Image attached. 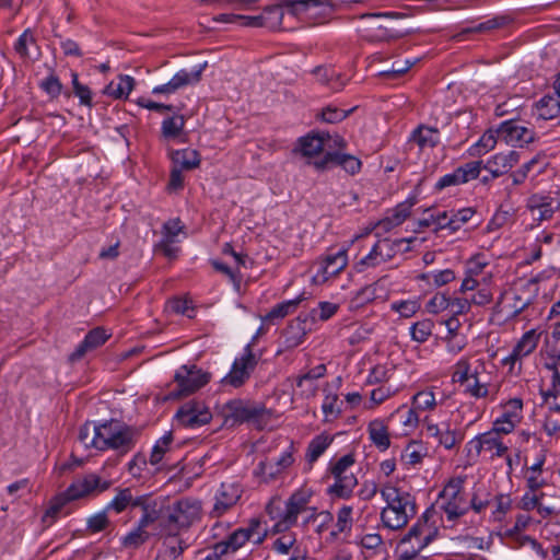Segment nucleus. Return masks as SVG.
Segmentation results:
<instances>
[{
  "label": "nucleus",
  "instance_id": "nucleus-61",
  "mask_svg": "<svg viewBox=\"0 0 560 560\" xmlns=\"http://www.w3.org/2000/svg\"><path fill=\"white\" fill-rule=\"evenodd\" d=\"M450 307V296L446 293H435L427 303V311L432 314L446 311Z\"/></svg>",
  "mask_w": 560,
  "mask_h": 560
},
{
  "label": "nucleus",
  "instance_id": "nucleus-46",
  "mask_svg": "<svg viewBox=\"0 0 560 560\" xmlns=\"http://www.w3.org/2000/svg\"><path fill=\"white\" fill-rule=\"evenodd\" d=\"M339 310V305L331 302H319L317 308H313L308 315V318L312 323H314L316 319H319L322 322L328 320L331 318L337 311Z\"/></svg>",
  "mask_w": 560,
  "mask_h": 560
},
{
  "label": "nucleus",
  "instance_id": "nucleus-16",
  "mask_svg": "<svg viewBox=\"0 0 560 560\" xmlns=\"http://www.w3.org/2000/svg\"><path fill=\"white\" fill-rule=\"evenodd\" d=\"M318 171H325L332 166H340L350 175L360 172L362 163L354 155L343 153L341 151L326 152L320 159L313 162Z\"/></svg>",
  "mask_w": 560,
  "mask_h": 560
},
{
  "label": "nucleus",
  "instance_id": "nucleus-3",
  "mask_svg": "<svg viewBox=\"0 0 560 560\" xmlns=\"http://www.w3.org/2000/svg\"><path fill=\"white\" fill-rule=\"evenodd\" d=\"M137 438L138 432L135 428L110 419L98 423L96 450L102 452L113 450L125 455L135 447Z\"/></svg>",
  "mask_w": 560,
  "mask_h": 560
},
{
  "label": "nucleus",
  "instance_id": "nucleus-27",
  "mask_svg": "<svg viewBox=\"0 0 560 560\" xmlns=\"http://www.w3.org/2000/svg\"><path fill=\"white\" fill-rule=\"evenodd\" d=\"M326 139L330 140L329 135L325 133H310L300 138V149L304 156H315L323 152L326 145Z\"/></svg>",
  "mask_w": 560,
  "mask_h": 560
},
{
  "label": "nucleus",
  "instance_id": "nucleus-44",
  "mask_svg": "<svg viewBox=\"0 0 560 560\" xmlns=\"http://www.w3.org/2000/svg\"><path fill=\"white\" fill-rule=\"evenodd\" d=\"M96 440H98V424L85 422L79 430V441L86 447L96 450Z\"/></svg>",
  "mask_w": 560,
  "mask_h": 560
},
{
  "label": "nucleus",
  "instance_id": "nucleus-64",
  "mask_svg": "<svg viewBox=\"0 0 560 560\" xmlns=\"http://www.w3.org/2000/svg\"><path fill=\"white\" fill-rule=\"evenodd\" d=\"M530 304L528 299H523L520 294L513 295V303L504 305L502 311H506L508 318H515Z\"/></svg>",
  "mask_w": 560,
  "mask_h": 560
},
{
  "label": "nucleus",
  "instance_id": "nucleus-45",
  "mask_svg": "<svg viewBox=\"0 0 560 560\" xmlns=\"http://www.w3.org/2000/svg\"><path fill=\"white\" fill-rule=\"evenodd\" d=\"M282 468L272 460H261L255 469V475L261 476L265 482L277 479L282 474Z\"/></svg>",
  "mask_w": 560,
  "mask_h": 560
},
{
  "label": "nucleus",
  "instance_id": "nucleus-28",
  "mask_svg": "<svg viewBox=\"0 0 560 560\" xmlns=\"http://www.w3.org/2000/svg\"><path fill=\"white\" fill-rule=\"evenodd\" d=\"M335 483L329 487V493L338 498L348 499L358 485V479L352 471L347 470L339 477H334Z\"/></svg>",
  "mask_w": 560,
  "mask_h": 560
},
{
  "label": "nucleus",
  "instance_id": "nucleus-35",
  "mask_svg": "<svg viewBox=\"0 0 560 560\" xmlns=\"http://www.w3.org/2000/svg\"><path fill=\"white\" fill-rule=\"evenodd\" d=\"M425 447L421 442L411 441L401 453V462L408 466L420 464L425 456Z\"/></svg>",
  "mask_w": 560,
  "mask_h": 560
},
{
  "label": "nucleus",
  "instance_id": "nucleus-24",
  "mask_svg": "<svg viewBox=\"0 0 560 560\" xmlns=\"http://www.w3.org/2000/svg\"><path fill=\"white\" fill-rule=\"evenodd\" d=\"M534 115L538 119L549 120L560 115V98L552 95H545L535 103Z\"/></svg>",
  "mask_w": 560,
  "mask_h": 560
},
{
  "label": "nucleus",
  "instance_id": "nucleus-57",
  "mask_svg": "<svg viewBox=\"0 0 560 560\" xmlns=\"http://www.w3.org/2000/svg\"><path fill=\"white\" fill-rule=\"evenodd\" d=\"M435 405H436L435 396L432 390H421V392H418L412 397V406L417 410H422V411L431 410L435 407Z\"/></svg>",
  "mask_w": 560,
  "mask_h": 560
},
{
  "label": "nucleus",
  "instance_id": "nucleus-43",
  "mask_svg": "<svg viewBox=\"0 0 560 560\" xmlns=\"http://www.w3.org/2000/svg\"><path fill=\"white\" fill-rule=\"evenodd\" d=\"M173 442L172 431L166 432L161 439H159L152 448L150 455V464L158 465L163 459L165 453L170 451V446Z\"/></svg>",
  "mask_w": 560,
  "mask_h": 560
},
{
  "label": "nucleus",
  "instance_id": "nucleus-48",
  "mask_svg": "<svg viewBox=\"0 0 560 560\" xmlns=\"http://www.w3.org/2000/svg\"><path fill=\"white\" fill-rule=\"evenodd\" d=\"M482 168V161H471L458 166L456 171L458 173L462 184H465L471 179H476L479 176Z\"/></svg>",
  "mask_w": 560,
  "mask_h": 560
},
{
  "label": "nucleus",
  "instance_id": "nucleus-12",
  "mask_svg": "<svg viewBox=\"0 0 560 560\" xmlns=\"http://www.w3.org/2000/svg\"><path fill=\"white\" fill-rule=\"evenodd\" d=\"M207 67V62L199 63L190 70L182 69L176 72L173 78L165 84L155 86L152 90L153 94H173L176 91L188 85H195L200 82L202 72Z\"/></svg>",
  "mask_w": 560,
  "mask_h": 560
},
{
  "label": "nucleus",
  "instance_id": "nucleus-26",
  "mask_svg": "<svg viewBox=\"0 0 560 560\" xmlns=\"http://www.w3.org/2000/svg\"><path fill=\"white\" fill-rule=\"evenodd\" d=\"M368 432L372 443L381 451L384 452L390 446V438L388 428L381 419H375L369 423Z\"/></svg>",
  "mask_w": 560,
  "mask_h": 560
},
{
  "label": "nucleus",
  "instance_id": "nucleus-41",
  "mask_svg": "<svg viewBox=\"0 0 560 560\" xmlns=\"http://www.w3.org/2000/svg\"><path fill=\"white\" fill-rule=\"evenodd\" d=\"M295 549H302L298 545L296 535L294 533H285L276 538L272 542V550L279 555L294 553Z\"/></svg>",
  "mask_w": 560,
  "mask_h": 560
},
{
  "label": "nucleus",
  "instance_id": "nucleus-21",
  "mask_svg": "<svg viewBox=\"0 0 560 560\" xmlns=\"http://www.w3.org/2000/svg\"><path fill=\"white\" fill-rule=\"evenodd\" d=\"M108 337L109 336L106 334V330L102 327L90 330L84 339L78 345L75 350L70 354V361L75 362L81 360L86 352L104 345Z\"/></svg>",
  "mask_w": 560,
  "mask_h": 560
},
{
  "label": "nucleus",
  "instance_id": "nucleus-18",
  "mask_svg": "<svg viewBox=\"0 0 560 560\" xmlns=\"http://www.w3.org/2000/svg\"><path fill=\"white\" fill-rule=\"evenodd\" d=\"M242 491L236 483H221L214 497V504L210 512L211 517H221L241 499Z\"/></svg>",
  "mask_w": 560,
  "mask_h": 560
},
{
  "label": "nucleus",
  "instance_id": "nucleus-5",
  "mask_svg": "<svg viewBox=\"0 0 560 560\" xmlns=\"http://www.w3.org/2000/svg\"><path fill=\"white\" fill-rule=\"evenodd\" d=\"M432 515L433 511L427 509L400 540L399 546L405 548L402 550L404 558L410 559L416 557L435 539L438 528L433 524H429Z\"/></svg>",
  "mask_w": 560,
  "mask_h": 560
},
{
  "label": "nucleus",
  "instance_id": "nucleus-29",
  "mask_svg": "<svg viewBox=\"0 0 560 560\" xmlns=\"http://www.w3.org/2000/svg\"><path fill=\"white\" fill-rule=\"evenodd\" d=\"M135 79L130 75H118L116 81L109 82L104 93L115 100L127 98L135 88Z\"/></svg>",
  "mask_w": 560,
  "mask_h": 560
},
{
  "label": "nucleus",
  "instance_id": "nucleus-47",
  "mask_svg": "<svg viewBox=\"0 0 560 560\" xmlns=\"http://www.w3.org/2000/svg\"><path fill=\"white\" fill-rule=\"evenodd\" d=\"M39 88L51 98H58L62 93L63 85L59 78L51 70L48 77L39 82Z\"/></svg>",
  "mask_w": 560,
  "mask_h": 560
},
{
  "label": "nucleus",
  "instance_id": "nucleus-36",
  "mask_svg": "<svg viewBox=\"0 0 560 560\" xmlns=\"http://www.w3.org/2000/svg\"><path fill=\"white\" fill-rule=\"evenodd\" d=\"M164 503L161 501L153 500L150 505L143 506V513L138 523L140 527L148 528L149 526L156 524L159 525L161 513Z\"/></svg>",
  "mask_w": 560,
  "mask_h": 560
},
{
  "label": "nucleus",
  "instance_id": "nucleus-2",
  "mask_svg": "<svg viewBox=\"0 0 560 560\" xmlns=\"http://www.w3.org/2000/svg\"><path fill=\"white\" fill-rule=\"evenodd\" d=\"M110 486L112 481L103 480L96 474H88L83 478L74 480L63 492L51 499L44 518L50 517L54 521L69 502L90 494L102 493L109 489Z\"/></svg>",
  "mask_w": 560,
  "mask_h": 560
},
{
  "label": "nucleus",
  "instance_id": "nucleus-58",
  "mask_svg": "<svg viewBox=\"0 0 560 560\" xmlns=\"http://www.w3.org/2000/svg\"><path fill=\"white\" fill-rule=\"evenodd\" d=\"M73 93L80 100L81 105L92 107V92L89 86L81 84L77 72L71 73Z\"/></svg>",
  "mask_w": 560,
  "mask_h": 560
},
{
  "label": "nucleus",
  "instance_id": "nucleus-30",
  "mask_svg": "<svg viewBox=\"0 0 560 560\" xmlns=\"http://www.w3.org/2000/svg\"><path fill=\"white\" fill-rule=\"evenodd\" d=\"M411 139L420 149L434 148L440 142V132L436 128L420 125L412 131Z\"/></svg>",
  "mask_w": 560,
  "mask_h": 560
},
{
  "label": "nucleus",
  "instance_id": "nucleus-33",
  "mask_svg": "<svg viewBox=\"0 0 560 560\" xmlns=\"http://www.w3.org/2000/svg\"><path fill=\"white\" fill-rule=\"evenodd\" d=\"M547 368L553 371L551 388L546 392L541 390V395L544 400L549 404L550 410L560 411V372L556 364H547Z\"/></svg>",
  "mask_w": 560,
  "mask_h": 560
},
{
  "label": "nucleus",
  "instance_id": "nucleus-10",
  "mask_svg": "<svg viewBox=\"0 0 560 560\" xmlns=\"http://www.w3.org/2000/svg\"><path fill=\"white\" fill-rule=\"evenodd\" d=\"M175 418L184 428L196 429L209 423L212 413L202 400L192 399L179 407Z\"/></svg>",
  "mask_w": 560,
  "mask_h": 560
},
{
  "label": "nucleus",
  "instance_id": "nucleus-52",
  "mask_svg": "<svg viewBox=\"0 0 560 560\" xmlns=\"http://www.w3.org/2000/svg\"><path fill=\"white\" fill-rule=\"evenodd\" d=\"M523 401L520 398L510 399L505 406L501 418L506 421H512L514 424H518L522 420Z\"/></svg>",
  "mask_w": 560,
  "mask_h": 560
},
{
  "label": "nucleus",
  "instance_id": "nucleus-32",
  "mask_svg": "<svg viewBox=\"0 0 560 560\" xmlns=\"http://www.w3.org/2000/svg\"><path fill=\"white\" fill-rule=\"evenodd\" d=\"M332 438L327 434L316 435L307 445L305 459L308 464V468L313 467V464L324 454V452L331 444Z\"/></svg>",
  "mask_w": 560,
  "mask_h": 560
},
{
  "label": "nucleus",
  "instance_id": "nucleus-51",
  "mask_svg": "<svg viewBox=\"0 0 560 560\" xmlns=\"http://www.w3.org/2000/svg\"><path fill=\"white\" fill-rule=\"evenodd\" d=\"M500 140L498 138V133L492 130L486 131L478 142L472 147V154L476 155H482L489 152L490 150L494 149L497 141Z\"/></svg>",
  "mask_w": 560,
  "mask_h": 560
},
{
  "label": "nucleus",
  "instance_id": "nucleus-39",
  "mask_svg": "<svg viewBox=\"0 0 560 560\" xmlns=\"http://www.w3.org/2000/svg\"><path fill=\"white\" fill-rule=\"evenodd\" d=\"M539 335L534 329L525 332L514 347V357H526L537 347Z\"/></svg>",
  "mask_w": 560,
  "mask_h": 560
},
{
  "label": "nucleus",
  "instance_id": "nucleus-40",
  "mask_svg": "<svg viewBox=\"0 0 560 560\" xmlns=\"http://www.w3.org/2000/svg\"><path fill=\"white\" fill-rule=\"evenodd\" d=\"M114 499L105 506L106 511H114L119 514L124 512L132 502V492L130 488H117Z\"/></svg>",
  "mask_w": 560,
  "mask_h": 560
},
{
  "label": "nucleus",
  "instance_id": "nucleus-17",
  "mask_svg": "<svg viewBox=\"0 0 560 560\" xmlns=\"http://www.w3.org/2000/svg\"><path fill=\"white\" fill-rule=\"evenodd\" d=\"M348 265L346 249H339L334 254H327L319 262V268L314 276L316 283H324L329 278L337 276Z\"/></svg>",
  "mask_w": 560,
  "mask_h": 560
},
{
  "label": "nucleus",
  "instance_id": "nucleus-4",
  "mask_svg": "<svg viewBox=\"0 0 560 560\" xmlns=\"http://www.w3.org/2000/svg\"><path fill=\"white\" fill-rule=\"evenodd\" d=\"M223 425L233 428L243 423L261 425L270 419V411L261 402L232 399L221 408Z\"/></svg>",
  "mask_w": 560,
  "mask_h": 560
},
{
  "label": "nucleus",
  "instance_id": "nucleus-15",
  "mask_svg": "<svg viewBox=\"0 0 560 560\" xmlns=\"http://www.w3.org/2000/svg\"><path fill=\"white\" fill-rule=\"evenodd\" d=\"M312 495L313 491L307 488H301L293 492L285 502V510L281 522L277 526L284 525L285 527H290L295 525L299 514L308 510Z\"/></svg>",
  "mask_w": 560,
  "mask_h": 560
},
{
  "label": "nucleus",
  "instance_id": "nucleus-54",
  "mask_svg": "<svg viewBox=\"0 0 560 560\" xmlns=\"http://www.w3.org/2000/svg\"><path fill=\"white\" fill-rule=\"evenodd\" d=\"M164 553L171 559H176L180 556L186 548L184 541L178 537V534L165 535Z\"/></svg>",
  "mask_w": 560,
  "mask_h": 560
},
{
  "label": "nucleus",
  "instance_id": "nucleus-56",
  "mask_svg": "<svg viewBox=\"0 0 560 560\" xmlns=\"http://www.w3.org/2000/svg\"><path fill=\"white\" fill-rule=\"evenodd\" d=\"M421 305L417 300L396 301L390 304L392 311L398 313L401 317L409 318L413 316Z\"/></svg>",
  "mask_w": 560,
  "mask_h": 560
},
{
  "label": "nucleus",
  "instance_id": "nucleus-62",
  "mask_svg": "<svg viewBox=\"0 0 560 560\" xmlns=\"http://www.w3.org/2000/svg\"><path fill=\"white\" fill-rule=\"evenodd\" d=\"M463 438L464 436L460 432L452 430L448 424H445V429L441 434L439 444L445 447L446 450H452L462 442Z\"/></svg>",
  "mask_w": 560,
  "mask_h": 560
},
{
  "label": "nucleus",
  "instance_id": "nucleus-34",
  "mask_svg": "<svg viewBox=\"0 0 560 560\" xmlns=\"http://www.w3.org/2000/svg\"><path fill=\"white\" fill-rule=\"evenodd\" d=\"M304 295L301 294L293 300H288L275 305L266 315L265 319L272 322L275 319H281L293 313L299 304L304 300Z\"/></svg>",
  "mask_w": 560,
  "mask_h": 560
},
{
  "label": "nucleus",
  "instance_id": "nucleus-7",
  "mask_svg": "<svg viewBox=\"0 0 560 560\" xmlns=\"http://www.w3.org/2000/svg\"><path fill=\"white\" fill-rule=\"evenodd\" d=\"M408 242L409 241L407 238H381L373 245L369 254L364 256L358 265L366 268H374L385 264L392 260L397 254L407 252L409 248L407 246Z\"/></svg>",
  "mask_w": 560,
  "mask_h": 560
},
{
  "label": "nucleus",
  "instance_id": "nucleus-59",
  "mask_svg": "<svg viewBox=\"0 0 560 560\" xmlns=\"http://www.w3.org/2000/svg\"><path fill=\"white\" fill-rule=\"evenodd\" d=\"M107 513L108 511L104 509L103 511L90 516L86 521V528L91 533H100L105 530L110 525Z\"/></svg>",
  "mask_w": 560,
  "mask_h": 560
},
{
  "label": "nucleus",
  "instance_id": "nucleus-13",
  "mask_svg": "<svg viewBox=\"0 0 560 560\" xmlns=\"http://www.w3.org/2000/svg\"><path fill=\"white\" fill-rule=\"evenodd\" d=\"M468 454L471 455L472 451L475 456L478 457L482 452L490 453V458L503 457L508 453V445L504 444L501 436L487 431L478 434L467 443Z\"/></svg>",
  "mask_w": 560,
  "mask_h": 560
},
{
  "label": "nucleus",
  "instance_id": "nucleus-22",
  "mask_svg": "<svg viewBox=\"0 0 560 560\" xmlns=\"http://www.w3.org/2000/svg\"><path fill=\"white\" fill-rule=\"evenodd\" d=\"M180 528H188L200 518L201 504L197 500L183 499L172 504Z\"/></svg>",
  "mask_w": 560,
  "mask_h": 560
},
{
  "label": "nucleus",
  "instance_id": "nucleus-11",
  "mask_svg": "<svg viewBox=\"0 0 560 560\" xmlns=\"http://www.w3.org/2000/svg\"><path fill=\"white\" fill-rule=\"evenodd\" d=\"M498 138L512 147H524L536 139L534 129L516 120H506L499 125L495 130Z\"/></svg>",
  "mask_w": 560,
  "mask_h": 560
},
{
  "label": "nucleus",
  "instance_id": "nucleus-37",
  "mask_svg": "<svg viewBox=\"0 0 560 560\" xmlns=\"http://www.w3.org/2000/svg\"><path fill=\"white\" fill-rule=\"evenodd\" d=\"M512 19L509 15H498L492 19H489L485 22H481L475 26L467 27L463 31V33H486L491 32L493 30H498L510 24Z\"/></svg>",
  "mask_w": 560,
  "mask_h": 560
},
{
  "label": "nucleus",
  "instance_id": "nucleus-53",
  "mask_svg": "<svg viewBox=\"0 0 560 560\" xmlns=\"http://www.w3.org/2000/svg\"><path fill=\"white\" fill-rule=\"evenodd\" d=\"M547 354L560 363V323L553 326L551 335L546 339Z\"/></svg>",
  "mask_w": 560,
  "mask_h": 560
},
{
  "label": "nucleus",
  "instance_id": "nucleus-25",
  "mask_svg": "<svg viewBox=\"0 0 560 560\" xmlns=\"http://www.w3.org/2000/svg\"><path fill=\"white\" fill-rule=\"evenodd\" d=\"M173 166L183 170V171H191L200 165V154L195 149H182L175 150L171 155Z\"/></svg>",
  "mask_w": 560,
  "mask_h": 560
},
{
  "label": "nucleus",
  "instance_id": "nucleus-14",
  "mask_svg": "<svg viewBox=\"0 0 560 560\" xmlns=\"http://www.w3.org/2000/svg\"><path fill=\"white\" fill-rule=\"evenodd\" d=\"M259 526L260 522L258 520L253 518L248 527L235 529L224 540L219 541L214 545V555L219 557L230 552L237 551L253 537L254 533Z\"/></svg>",
  "mask_w": 560,
  "mask_h": 560
},
{
  "label": "nucleus",
  "instance_id": "nucleus-6",
  "mask_svg": "<svg viewBox=\"0 0 560 560\" xmlns=\"http://www.w3.org/2000/svg\"><path fill=\"white\" fill-rule=\"evenodd\" d=\"M465 480V476L450 479L439 495L443 501L441 509L445 512L448 521L457 520L469 510L463 495Z\"/></svg>",
  "mask_w": 560,
  "mask_h": 560
},
{
  "label": "nucleus",
  "instance_id": "nucleus-9",
  "mask_svg": "<svg viewBox=\"0 0 560 560\" xmlns=\"http://www.w3.org/2000/svg\"><path fill=\"white\" fill-rule=\"evenodd\" d=\"M257 363V358L253 352V343H248L244 348L243 354L234 360L230 372L221 380V385L240 388L249 380Z\"/></svg>",
  "mask_w": 560,
  "mask_h": 560
},
{
  "label": "nucleus",
  "instance_id": "nucleus-55",
  "mask_svg": "<svg viewBox=\"0 0 560 560\" xmlns=\"http://www.w3.org/2000/svg\"><path fill=\"white\" fill-rule=\"evenodd\" d=\"M421 279L435 287H442L452 282L455 279V273L452 269H444L423 273Z\"/></svg>",
  "mask_w": 560,
  "mask_h": 560
},
{
  "label": "nucleus",
  "instance_id": "nucleus-50",
  "mask_svg": "<svg viewBox=\"0 0 560 560\" xmlns=\"http://www.w3.org/2000/svg\"><path fill=\"white\" fill-rule=\"evenodd\" d=\"M433 327H434V324L430 319L417 322L410 328V334H411L412 340L420 342V343L425 342L429 339V337L432 335Z\"/></svg>",
  "mask_w": 560,
  "mask_h": 560
},
{
  "label": "nucleus",
  "instance_id": "nucleus-8",
  "mask_svg": "<svg viewBox=\"0 0 560 560\" xmlns=\"http://www.w3.org/2000/svg\"><path fill=\"white\" fill-rule=\"evenodd\" d=\"M174 381L177 384L175 390L170 392V398H179L187 396L210 381V375L203 372L197 365H182L175 373Z\"/></svg>",
  "mask_w": 560,
  "mask_h": 560
},
{
  "label": "nucleus",
  "instance_id": "nucleus-31",
  "mask_svg": "<svg viewBox=\"0 0 560 560\" xmlns=\"http://www.w3.org/2000/svg\"><path fill=\"white\" fill-rule=\"evenodd\" d=\"M158 529V534L162 536L178 534L182 529L173 505L164 504Z\"/></svg>",
  "mask_w": 560,
  "mask_h": 560
},
{
  "label": "nucleus",
  "instance_id": "nucleus-20",
  "mask_svg": "<svg viewBox=\"0 0 560 560\" xmlns=\"http://www.w3.org/2000/svg\"><path fill=\"white\" fill-rule=\"evenodd\" d=\"M308 320H311L308 315L304 317L299 315L288 324L282 334L285 348H296L304 341L305 336L312 329L311 325H308Z\"/></svg>",
  "mask_w": 560,
  "mask_h": 560
},
{
  "label": "nucleus",
  "instance_id": "nucleus-60",
  "mask_svg": "<svg viewBox=\"0 0 560 560\" xmlns=\"http://www.w3.org/2000/svg\"><path fill=\"white\" fill-rule=\"evenodd\" d=\"M353 107L349 110L339 109L337 107L327 106L320 113V117L325 122L336 124L346 119L351 113L355 110Z\"/></svg>",
  "mask_w": 560,
  "mask_h": 560
},
{
  "label": "nucleus",
  "instance_id": "nucleus-19",
  "mask_svg": "<svg viewBox=\"0 0 560 560\" xmlns=\"http://www.w3.org/2000/svg\"><path fill=\"white\" fill-rule=\"evenodd\" d=\"M521 155L515 150L500 152L492 155L485 164L483 168L489 171L492 178L500 177L509 173L516 164H518Z\"/></svg>",
  "mask_w": 560,
  "mask_h": 560
},
{
  "label": "nucleus",
  "instance_id": "nucleus-49",
  "mask_svg": "<svg viewBox=\"0 0 560 560\" xmlns=\"http://www.w3.org/2000/svg\"><path fill=\"white\" fill-rule=\"evenodd\" d=\"M283 2L280 4L268 5L262 10L261 16L267 24V27H279L283 19Z\"/></svg>",
  "mask_w": 560,
  "mask_h": 560
},
{
  "label": "nucleus",
  "instance_id": "nucleus-38",
  "mask_svg": "<svg viewBox=\"0 0 560 560\" xmlns=\"http://www.w3.org/2000/svg\"><path fill=\"white\" fill-rule=\"evenodd\" d=\"M150 538V533L144 527H140L138 523L136 528L128 533L121 539L122 547L127 549H138L145 544Z\"/></svg>",
  "mask_w": 560,
  "mask_h": 560
},
{
  "label": "nucleus",
  "instance_id": "nucleus-42",
  "mask_svg": "<svg viewBox=\"0 0 560 560\" xmlns=\"http://www.w3.org/2000/svg\"><path fill=\"white\" fill-rule=\"evenodd\" d=\"M185 126V117L183 115H175L168 117L162 122V133L167 139L177 138Z\"/></svg>",
  "mask_w": 560,
  "mask_h": 560
},
{
  "label": "nucleus",
  "instance_id": "nucleus-63",
  "mask_svg": "<svg viewBox=\"0 0 560 560\" xmlns=\"http://www.w3.org/2000/svg\"><path fill=\"white\" fill-rule=\"evenodd\" d=\"M451 213L452 232H456L472 218L475 214V209L468 207L457 211H451Z\"/></svg>",
  "mask_w": 560,
  "mask_h": 560
},
{
  "label": "nucleus",
  "instance_id": "nucleus-1",
  "mask_svg": "<svg viewBox=\"0 0 560 560\" xmlns=\"http://www.w3.org/2000/svg\"><path fill=\"white\" fill-rule=\"evenodd\" d=\"M380 492L386 502V506L381 511L383 525L392 530L404 528L409 520L417 514L415 497L392 483L384 485Z\"/></svg>",
  "mask_w": 560,
  "mask_h": 560
},
{
  "label": "nucleus",
  "instance_id": "nucleus-23",
  "mask_svg": "<svg viewBox=\"0 0 560 560\" xmlns=\"http://www.w3.org/2000/svg\"><path fill=\"white\" fill-rule=\"evenodd\" d=\"M417 203V197H408L405 201L398 203L385 219L378 222V228L384 231L400 225L411 212V208Z\"/></svg>",
  "mask_w": 560,
  "mask_h": 560
}]
</instances>
